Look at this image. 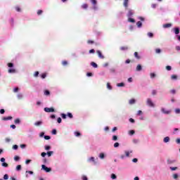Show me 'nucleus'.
<instances>
[{
  "mask_svg": "<svg viewBox=\"0 0 180 180\" xmlns=\"http://www.w3.org/2000/svg\"><path fill=\"white\" fill-rule=\"evenodd\" d=\"M176 162V160H169V159L167 160V164H174Z\"/></svg>",
  "mask_w": 180,
  "mask_h": 180,
  "instance_id": "obj_19",
  "label": "nucleus"
},
{
  "mask_svg": "<svg viewBox=\"0 0 180 180\" xmlns=\"http://www.w3.org/2000/svg\"><path fill=\"white\" fill-rule=\"evenodd\" d=\"M88 161L89 162H94V165H96V162L95 161V158L94 157H91L90 158H89Z\"/></svg>",
  "mask_w": 180,
  "mask_h": 180,
  "instance_id": "obj_8",
  "label": "nucleus"
},
{
  "mask_svg": "<svg viewBox=\"0 0 180 180\" xmlns=\"http://www.w3.org/2000/svg\"><path fill=\"white\" fill-rule=\"evenodd\" d=\"M171 26H172V24H171V23H167V24H164V25H163V27H164L165 29H167V28H168V27H171Z\"/></svg>",
  "mask_w": 180,
  "mask_h": 180,
  "instance_id": "obj_14",
  "label": "nucleus"
},
{
  "mask_svg": "<svg viewBox=\"0 0 180 180\" xmlns=\"http://www.w3.org/2000/svg\"><path fill=\"white\" fill-rule=\"evenodd\" d=\"M1 166H3L4 168H8V167H9V165L4 162L1 164Z\"/></svg>",
  "mask_w": 180,
  "mask_h": 180,
  "instance_id": "obj_29",
  "label": "nucleus"
},
{
  "mask_svg": "<svg viewBox=\"0 0 180 180\" xmlns=\"http://www.w3.org/2000/svg\"><path fill=\"white\" fill-rule=\"evenodd\" d=\"M163 141H164V143H169V136L165 137L164 139H163Z\"/></svg>",
  "mask_w": 180,
  "mask_h": 180,
  "instance_id": "obj_25",
  "label": "nucleus"
},
{
  "mask_svg": "<svg viewBox=\"0 0 180 180\" xmlns=\"http://www.w3.org/2000/svg\"><path fill=\"white\" fill-rule=\"evenodd\" d=\"M62 64H63V65H68V62L67 60H63L62 62Z\"/></svg>",
  "mask_w": 180,
  "mask_h": 180,
  "instance_id": "obj_57",
  "label": "nucleus"
},
{
  "mask_svg": "<svg viewBox=\"0 0 180 180\" xmlns=\"http://www.w3.org/2000/svg\"><path fill=\"white\" fill-rule=\"evenodd\" d=\"M117 139H118L117 136L114 135L112 136V141H117Z\"/></svg>",
  "mask_w": 180,
  "mask_h": 180,
  "instance_id": "obj_30",
  "label": "nucleus"
},
{
  "mask_svg": "<svg viewBox=\"0 0 180 180\" xmlns=\"http://www.w3.org/2000/svg\"><path fill=\"white\" fill-rule=\"evenodd\" d=\"M90 2L93 5L92 9H94V11H98V1L96 0H90Z\"/></svg>",
  "mask_w": 180,
  "mask_h": 180,
  "instance_id": "obj_1",
  "label": "nucleus"
},
{
  "mask_svg": "<svg viewBox=\"0 0 180 180\" xmlns=\"http://www.w3.org/2000/svg\"><path fill=\"white\" fill-rule=\"evenodd\" d=\"M119 146H120V143H119V142H116L114 143L115 148H117V147H119Z\"/></svg>",
  "mask_w": 180,
  "mask_h": 180,
  "instance_id": "obj_43",
  "label": "nucleus"
},
{
  "mask_svg": "<svg viewBox=\"0 0 180 180\" xmlns=\"http://www.w3.org/2000/svg\"><path fill=\"white\" fill-rule=\"evenodd\" d=\"M96 53H97V54H98L99 58H105V56H103L102 55V52H101V51H97Z\"/></svg>",
  "mask_w": 180,
  "mask_h": 180,
  "instance_id": "obj_12",
  "label": "nucleus"
},
{
  "mask_svg": "<svg viewBox=\"0 0 180 180\" xmlns=\"http://www.w3.org/2000/svg\"><path fill=\"white\" fill-rule=\"evenodd\" d=\"M155 53H156V54H160V53H161V49H155Z\"/></svg>",
  "mask_w": 180,
  "mask_h": 180,
  "instance_id": "obj_50",
  "label": "nucleus"
},
{
  "mask_svg": "<svg viewBox=\"0 0 180 180\" xmlns=\"http://www.w3.org/2000/svg\"><path fill=\"white\" fill-rule=\"evenodd\" d=\"M123 5L125 7V9H127V8H129V0H124Z\"/></svg>",
  "mask_w": 180,
  "mask_h": 180,
  "instance_id": "obj_7",
  "label": "nucleus"
},
{
  "mask_svg": "<svg viewBox=\"0 0 180 180\" xmlns=\"http://www.w3.org/2000/svg\"><path fill=\"white\" fill-rule=\"evenodd\" d=\"M86 76H87V77H93V76H94V74H92V72H87V73H86Z\"/></svg>",
  "mask_w": 180,
  "mask_h": 180,
  "instance_id": "obj_58",
  "label": "nucleus"
},
{
  "mask_svg": "<svg viewBox=\"0 0 180 180\" xmlns=\"http://www.w3.org/2000/svg\"><path fill=\"white\" fill-rule=\"evenodd\" d=\"M110 72H111V74H115V72H116V70L115 68H110Z\"/></svg>",
  "mask_w": 180,
  "mask_h": 180,
  "instance_id": "obj_38",
  "label": "nucleus"
},
{
  "mask_svg": "<svg viewBox=\"0 0 180 180\" xmlns=\"http://www.w3.org/2000/svg\"><path fill=\"white\" fill-rule=\"evenodd\" d=\"M44 139L45 140H50V139H51V136H49V135H45V136H44Z\"/></svg>",
  "mask_w": 180,
  "mask_h": 180,
  "instance_id": "obj_34",
  "label": "nucleus"
},
{
  "mask_svg": "<svg viewBox=\"0 0 180 180\" xmlns=\"http://www.w3.org/2000/svg\"><path fill=\"white\" fill-rule=\"evenodd\" d=\"M128 22H129V23H136V20L131 17H128Z\"/></svg>",
  "mask_w": 180,
  "mask_h": 180,
  "instance_id": "obj_10",
  "label": "nucleus"
},
{
  "mask_svg": "<svg viewBox=\"0 0 180 180\" xmlns=\"http://www.w3.org/2000/svg\"><path fill=\"white\" fill-rule=\"evenodd\" d=\"M44 112H46V113H51L56 112V110H54V108H44Z\"/></svg>",
  "mask_w": 180,
  "mask_h": 180,
  "instance_id": "obj_2",
  "label": "nucleus"
},
{
  "mask_svg": "<svg viewBox=\"0 0 180 180\" xmlns=\"http://www.w3.org/2000/svg\"><path fill=\"white\" fill-rule=\"evenodd\" d=\"M134 56L135 58H136L137 60L141 59V56H139V53H137V52H135L134 53Z\"/></svg>",
  "mask_w": 180,
  "mask_h": 180,
  "instance_id": "obj_13",
  "label": "nucleus"
},
{
  "mask_svg": "<svg viewBox=\"0 0 180 180\" xmlns=\"http://www.w3.org/2000/svg\"><path fill=\"white\" fill-rule=\"evenodd\" d=\"M4 180L9 179V175H8L7 174H4Z\"/></svg>",
  "mask_w": 180,
  "mask_h": 180,
  "instance_id": "obj_46",
  "label": "nucleus"
},
{
  "mask_svg": "<svg viewBox=\"0 0 180 180\" xmlns=\"http://www.w3.org/2000/svg\"><path fill=\"white\" fill-rule=\"evenodd\" d=\"M166 70L167 71H171V70H172V67L169 66V65H167L166 66Z\"/></svg>",
  "mask_w": 180,
  "mask_h": 180,
  "instance_id": "obj_48",
  "label": "nucleus"
},
{
  "mask_svg": "<svg viewBox=\"0 0 180 180\" xmlns=\"http://www.w3.org/2000/svg\"><path fill=\"white\" fill-rule=\"evenodd\" d=\"M107 88H108V89H110V90L112 89V87L110 85V83H107Z\"/></svg>",
  "mask_w": 180,
  "mask_h": 180,
  "instance_id": "obj_37",
  "label": "nucleus"
},
{
  "mask_svg": "<svg viewBox=\"0 0 180 180\" xmlns=\"http://www.w3.org/2000/svg\"><path fill=\"white\" fill-rule=\"evenodd\" d=\"M51 133H52V134H53V135L57 134V129H53L52 131H51Z\"/></svg>",
  "mask_w": 180,
  "mask_h": 180,
  "instance_id": "obj_54",
  "label": "nucleus"
},
{
  "mask_svg": "<svg viewBox=\"0 0 180 180\" xmlns=\"http://www.w3.org/2000/svg\"><path fill=\"white\" fill-rule=\"evenodd\" d=\"M116 178H117L116 174H111V179H116Z\"/></svg>",
  "mask_w": 180,
  "mask_h": 180,
  "instance_id": "obj_45",
  "label": "nucleus"
},
{
  "mask_svg": "<svg viewBox=\"0 0 180 180\" xmlns=\"http://www.w3.org/2000/svg\"><path fill=\"white\" fill-rule=\"evenodd\" d=\"M171 171H176V169H178V167H169Z\"/></svg>",
  "mask_w": 180,
  "mask_h": 180,
  "instance_id": "obj_40",
  "label": "nucleus"
},
{
  "mask_svg": "<svg viewBox=\"0 0 180 180\" xmlns=\"http://www.w3.org/2000/svg\"><path fill=\"white\" fill-rule=\"evenodd\" d=\"M14 160H15V161H20V157H19V156H15V157H14Z\"/></svg>",
  "mask_w": 180,
  "mask_h": 180,
  "instance_id": "obj_47",
  "label": "nucleus"
},
{
  "mask_svg": "<svg viewBox=\"0 0 180 180\" xmlns=\"http://www.w3.org/2000/svg\"><path fill=\"white\" fill-rule=\"evenodd\" d=\"M53 154H54L53 151H48L46 153V155H48V157H51V155H53Z\"/></svg>",
  "mask_w": 180,
  "mask_h": 180,
  "instance_id": "obj_24",
  "label": "nucleus"
},
{
  "mask_svg": "<svg viewBox=\"0 0 180 180\" xmlns=\"http://www.w3.org/2000/svg\"><path fill=\"white\" fill-rule=\"evenodd\" d=\"M41 169L45 171V172H51V167H48L47 166H46V165H41Z\"/></svg>",
  "mask_w": 180,
  "mask_h": 180,
  "instance_id": "obj_3",
  "label": "nucleus"
},
{
  "mask_svg": "<svg viewBox=\"0 0 180 180\" xmlns=\"http://www.w3.org/2000/svg\"><path fill=\"white\" fill-rule=\"evenodd\" d=\"M22 169V165H18L16 167V171H20Z\"/></svg>",
  "mask_w": 180,
  "mask_h": 180,
  "instance_id": "obj_31",
  "label": "nucleus"
},
{
  "mask_svg": "<svg viewBox=\"0 0 180 180\" xmlns=\"http://www.w3.org/2000/svg\"><path fill=\"white\" fill-rule=\"evenodd\" d=\"M44 95H46V96H49V95H50V91L45 90L44 91Z\"/></svg>",
  "mask_w": 180,
  "mask_h": 180,
  "instance_id": "obj_35",
  "label": "nucleus"
},
{
  "mask_svg": "<svg viewBox=\"0 0 180 180\" xmlns=\"http://www.w3.org/2000/svg\"><path fill=\"white\" fill-rule=\"evenodd\" d=\"M129 105H134V103H136V100L132 98V99L129 100Z\"/></svg>",
  "mask_w": 180,
  "mask_h": 180,
  "instance_id": "obj_27",
  "label": "nucleus"
},
{
  "mask_svg": "<svg viewBox=\"0 0 180 180\" xmlns=\"http://www.w3.org/2000/svg\"><path fill=\"white\" fill-rule=\"evenodd\" d=\"M41 124H43V122L41 121H38L34 123V126H41Z\"/></svg>",
  "mask_w": 180,
  "mask_h": 180,
  "instance_id": "obj_21",
  "label": "nucleus"
},
{
  "mask_svg": "<svg viewBox=\"0 0 180 180\" xmlns=\"http://www.w3.org/2000/svg\"><path fill=\"white\" fill-rule=\"evenodd\" d=\"M170 92L173 94V95H175L176 94V91L175 89H172L170 91Z\"/></svg>",
  "mask_w": 180,
  "mask_h": 180,
  "instance_id": "obj_60",
  "label": "nucleus"
},
{
  "mask_svg": "<svg viewBox=\"0 0 180 180\" xmlns=\"http://www.w3.org/2000/svg\"><path fill=\"white\" fill-rule=\"evenodd\" d=\"M161 111L162 113H164L165 115H169V113H171V110H166L165 108H162L161 109Z\"/></svg>",
  "mask_w": 180,
  "mask_h": 180,
  "instance_id": "obj_6",
  "label": "nucleus"
},
{
  "mask_svg": "<svg viewBox=\"0 0 180 180\" xmlns=\"http://www.w3.org/2000/svg\"><path fill=\"white\" fill-rule=\"evenodd\" d=\"M15 72H16V70L12 68L8 69L9 74H15Z\"/></svg>",
  "mask_w": 180,
  "mask_h": 180,
  "instance_id": "obj_17",
  "label": "nucleus"
},
{
  "mask_svg": "<svg viewBox=\"0 0 180 180\" xmlns=\"http://www.w3.org/2000/svg\"><path fill=\"white\" fill-rule=\"evenodd\" d=\"M17 98H18V99H22V98H23V94H18L17 95Z\"/></svg>",
  "mask_w": 180,
  "mask_h": 180,
  "instance_id": "obj_33",
  "label": "nucleus"
},
{
  "mask_svg": "<svg viewBox=\"0 0 180 180\" xmlns=\"http://www.w3.org/2000/svg\"><path fill=\"white\" fill-rule=\"evenodd\" d=\"M90 65H91V67H93L94 68H98V64H96V63L95 62H91L90 63Z\"/></svg>",
  "mask_w": 180,
  "mask_h": 180,
  "instance_id": "obj_16",
  "label": "nucleus"
},
{
  "mask_svg": "<svg viewBox=\"0 0 180 180\" xmlns=\"http://www.w3.org/2000/svg\"><path fill=\"white\" fill-rule=\"evenodd\" d=\"M46 77H47L46 73H44V74L41 75V78H42V79H44V78H46Z\"/></svg>",
  "mask_w": 180,
  "mask_h": 180,
  "instance_id": "obj_56",
  "label": "nucleus"
},
{
  "mask_svg": "<svg viewBox=\"0 0 180 180\" xmlns=\"http://www.w3.org/2000/svg\"><path fill=\"white\" fill-rule=\"evenodd\" d=\"M99 158H101V160H103V158H105V153H101L100 154H99Z\"/></svg>",
  "mask_w": 180,
  "mask_h": 180,
  "instance_id": "obj_26",
  "label": "nucleus"
},
{
  "mask_svg": "<svg viewBox=\"0 0 180 180\" xmlns=\"http://www.w3.org/2000/svg\"><path fill=\"white\" fill-rule=\"evenodd\" d=\"M18 148H19V146L18 145L13 146V150H18Z\"/></svg>",
  "mask_w": 180,
  "mask_h": 180,
  "instance_id": "obj_55",
  "label": "nucleus"
},
{
  "mask_svg": "<svg viewBox=\"0 0 180 180\" xmlns=\"http://www.w3.org/2000/svg\"><path fill=\"white\" fill-rule=\"evenodd\" d=\"M51 149V146H45V150H46L47 151H49V150Z\"/></svg>",
  "mask_w": 180,
  "mask_h": 180,
  "instance_id": "obj_51",
  "label": "nucleus"
},
{
  "mask_svg": "<svg viewBox=\"0 0 180 180\" xmlns=\"http://www.w3.org/2000/svg\"><path fill=\"white\" fill-rule=\"evenodd\" d=\"M134 133H136V131L134 130H133V129L129 131L130 136H133V134H134Z\"/></svg>",
  "mask_w": 180,
  "mask_h": 180,
  "instance_id": "obj_49",
  "label": "nucleus"
},
{
  "mask_svg": "<svg viewBox=\"0 0 180 180\" xmlns=\"http://www.w3.org/2000/svg\"><path fill=\"white\" fill-rule=\"evenodd\" d=\"M12 119H13L12 116L2 117V120H4V121L12 120Z\"/></svg>",
  "mask_w": 180,
  "mask_h": 180,
  "instance_id": "obj_9",
  "label": "nucleus"
},
{
  "mask_svg": "<svg viewBox=\"0 0 180 180\" xmlns=\"http://www.w3.org/2000/svg\"><path fill=\"white\" fill-rule=\"evenodd\" d=\"M82 8L83 9H87V8H88V4H83V5L82 6Z\"/></svg>",
  "mask_w": 180,
  "mask_h": 180,
  "instance_id": "obj_41",
  "label": "nucleus"
},
{
  "mask_svg": "<svg viewBox=\"0 0 180 180\" xmlns=\"http://www.w3.org/2000/svg\"><path fill=\"white\" fill-rule=\"evenodd\" d=\"M57 122H58V123H61L63 122V120L61 119V117H59L57 119Z\"/></svg>",
  "mask_w": 180,
  "mask_h": 180,
  "instance_id": "obj_59",
  "label": "nucleus"
},
{
  "mask_svg": "<svg viewBox=\"0 0 180 180\" xmlns=\"http://www.w3.org/2000/svg\"><path fill=\"white\" fill-rule=\"evenodd\" d=\"M41 157L44 158V157H46V155H47V153H46L45 152H42L41 153Z\"/></svg>",
  "mask_w": 180,
  "mask_h": 180,
  "instance_id": "obj_62",
  "label": "nucleus"
},
{
  "mask_svg": "<svg viewBox=\"0 0 180 180\" xmlns=\"http://www.w3.org/2000/svg\"><path fill=\"white\" fill-rule=\"evenodd\" d=\"M148 37L153 38L154 37V34H153L152 32H148Z\"/></svg>",
  "mask_w": 180,
  "mask_h": 180,
  "instance_id": "obj_42",
  "label": "nucleus"
},
{
  "mask_svg": "<svg viewBox=\"0 0 180 180\" xmlns=\"http://www.w3.org/2000/svg\"><path fill=\"white\" fill-rule=\"evenodd\" d=\"M178 176H179V175H178V174H173V179H176L178 178Z\"/></svg>",
  "mask_w": 180,
  "mask_h": 180,
  "instance_id": "obj_52",
  "label": "nucleus"
},
{
  "mask_svg": "<svg viewBox=\"0 0 180 180\" xmlns=\"http://www.w3.org/2000/svg\"><path fill=\"white\" fill-rule=\"evenodd\" d=\"M174 33H175V34H176V36L179 34V27H176L174 28Z\"/></svg>",
  "mask_w": 180,
  "mask_h": 180,
  "instance_id": "obj_11",
  "label": "nucleus"
},
{
  "mask_svg": "<svg viewBox=\"0 0 180 180\" xmlns=\"http://www.w3.org/2000/svg\"><path fill=\"white\" fill-rule=\"evenodd\" d=\"M134 15V10L129 9L128 13H127V18H131Z\"/></svg>",
  "mask_w": 180,
  "mask_h": 180,
  "instance_id": "obj_5",
  "label": "nucleus"
},
{
  "mask_svg": "<svg viewBox=\"0 0 180 180\" xmlns=\"http://www.w3.org/2000/svg\"><path fill=\"white\" fill-rule=\"evenodd\" d=\"M68 117H69L70 119H72L74 117V116L72 115V113L71 112H68L67 115Z\"/></svg>",
  "mask_w": 180,
  "mask_h": 180,
  "instance_id": "obj_28",
  "label": "nucleus"
},
{
  "mask_svg": "<svg viewBox=\"0 0 180 180\" xmlns=\"http://www.w3.org/2000/svg\"><path fill=\"white\" fill-rule=\"evenodd\" d=\"M136 25H137V27L140 28L143 26V22H141V21H138L136 22Z\"/></svg>",
  "mask_w": 180,
  "mask_h": 180,
  "instance_id": "obj_20",
  "label": "nucleus"
},
{
  "mask_svg": "<svg viewBox=\"0 0 180 180\" xmlns=\"http://www.w3.org/2000/svg\"><path fill=\"white\" fill-rule=\"evenodd\" d=\"M15 124H20V120L19 118H17L14 121Z\"/></svg>",
  "mask_w": 180,
  "mask_h": 180,
  "instance_id": "obj_23",
  "label": "nucleus"
},
{
  "mask_svg": "<svg viewBox=\"0 0 180 180\" xmlns=\"http://www.w3.org/2000/svg\"><path fill=\"white\" fill-rule=\"evenodd\" d=\"M171 79H172L173 81L176 80V79H178V76H176V75H172L171 76Z\"/></svg>",
  "mask_w": 180,
  "mask_h": 180,
  "instance_id": "obj_22",
  "label": "nucleus"
},
{
  "mask_svg": "<svg viewBox=\"0 0 180 180\" xmlns=\"http://www.w3.org/2000/svg\"><path fill=\"white\" fill-rule=\"evenodd\" d=\"M117 86H118V87L124 86V84L123 82L118 83L117 84Z\"/></svg>",
  "mask_w": 180,
  "mask_h": 180,
  "instance_id": "obj_44",
  "label": "nucleus"
},
{
  "mask_svg": "<svg viewBox=\"0 0 180 180\" xmlns=\"http://www.w3.org/2000/svg\"><path fill=\"white\" fill-rule=\"evenodd\" d=\"M147 105H148V106H150V108H154L155 106L154 103H153V101H151V98L147 99Z\"/></svg>",
  "mask_w": 180,
  "mask_h": 180,
  "instance_id": "obj_4",
  "label": "nucleus"
},
{
  "mask_svg": "<svg viewBox=\"0 0 180 180\" xmlns=\"http://www.w3.org/2000/svg\"><path fill=\"white\" fill-rule=\"evenodd\" d=\"M89 54H94V53H95V49H91L89 51Z\"/></svg>",
  "mask_w": 180,
  "mask_h": 180,
  "instance_id": "obj_61",
  "label": "nucleus"
},
{
  "mask_svg": "<svg viewBox=\"0 0 180 180\" xmlns=\"http://www.w3.org/2000/svg\"><path fill=\"white\" fill-rule=\"evenodd\" d=\"M157 77V75L155 73H150V78H155Z\"/></svg>",
  "mask_w": 180,
  "mask_h": 180,
  "instance_id": "obj_53",
  "label": "nucleus"
},
{
  "mask_svg": "<svg viewBox=\"0 0 180 180\" xmlns=\"http://www.w3.org/2000/svg\"><path fill=\"white\" fill-rule=\"evenodd\" d=\"M136 71H141V70H143V67L141 66V65L139 64L137 66H136Z\"/></svg>",
  "mask_w": 180,
  "mask_h": 180,
  "instance_id": "obj_15",
  "label": "nucleus"
},
{
  "mask_svg": "<svg viewBox=\"0 0 180 180\" xmlns=\"http://www.w3.org/2000/svg\"><path fill=\"white\" fill-rule=\"evenodd\" d=\"M8 67H9V68H13L14 67L13 63H8Z\"/></svg>",
  "mask_w": 180,
  "mask_h": 180,
  "instance_id": "obj_32",
  "label": "nucleus"
},
{
  "mask_svg": "<svg viewBox=\"0 0 180 180\" xmlns=\"http://www.w3.org/2000/svg\"><path fill=\"white\" fill-rule=\"evenodd\" d=\"M82 180H88V177L84 175V176H82Z\"/></svg>",
  "mask_w": 180,
  "mask_h": 180,
  "instance_id": "obj_64",
  "label": "nucleus"
},
{
  "mask_svg": "<svg viewBox=\"0 0 180 180\" xmlns=\"http://www.w3.org/2000/svg\"><path fill=\"white\" fill-rule=\"evenodd\" d=\"M75 135L76 136V137H79V136H81V132L75 131Z\"/></svg>",
  "mask_w": 180,
  "mask_h": 180,
  "instance_id": "obj_39",
  "label": "nucleus"
},
{
  "mask_svg": "<svg viewBox=\"0 0 180 180\" xmlns=\"http://www.w3.org/2000/svg\"><path fill=\"white\" fill-rule=\"evenodd\" d=\"M60 116H61L62 119H67V115L66 114L61 113Z\"/></svg>",
  "mask_w": 180,
  "mask_h": 180,
  "instance_id": "obj_36",
  "label": "nucleus"
},
{
  "mask_svg": "<svg viewBox=\"0 0 180 180\" xmlns=\"http://www.w3.org/2000/svg\"><path fill=\"white\" fill-rule=\"evenodd\" d=\"M120 50L122 51H126L129 50V47H127V46H121Z\"/></svg>",
  "mask_w": 180,
  "mask_h": 180,
  "instance_id": "obj_18",
  "label": "nucleus"
},
{
  "mask_svg": "<svg viewBox=\"0 0 180 180\" xmlns=\"http://www.w3.org/2000/svg\"><path fill=\"white\" fill-rule=\"evenodd\" d=\"M175 113L179 114L180 113V109L179 108H176L175 109Z\"/></svg>",
  "mask_w": 180,
  "mask_h": 180,
  "instance_id": "obj_63",
  "label": "nucleus"
}]
</instances>
